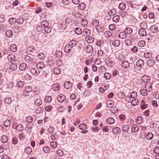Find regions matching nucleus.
I'll use <instances>...</instances> for the list:
<instances>
[{"label": "nucleus", "mask_w": 159, "mask_h": 159, "mask_svg": "<svg viewBox=\"0 0 159 159\" xmlns=\"http://www.w3.org/2000/svg\"><path fill=\"white\" fill-rule=\"evenodd\" d=\"M112 33L109 31H106L104 33V36L107 38H108L112 35Z\"/></svg>", "instance_id": "ea45409f"}, {"label": "nucleus", "mask_w": 159, "mask_h": 159, "mask_svg": "<svg viewBox=\"0 0 159 159\" xmlns=\"http://www.w3.org/2000/svg\"><path fill=\"white\" fill-rule=\"evenodd\" d=\"M144 63V60H138L136 62V65L138 66L141 67L143 66Z\"/></svg>", "instance_id": "79ce46f5"}, {"label": "nucleus", "mask_w": 159, "mask_h": 159, "mask_svg": "<svg viewBox=\"0 0 159 159\" xmlns=\"http://www.w3.org/2000/svg\"><path fill=\"white\" fill-rule=\"evenodd\" d=\"M139 34L141 36H143L146 35L147 33L145 29H140L139 30Z\"/></svg>", "instance_id": "ddd939ff"}, {"label": "nucleus", "mask_w": 159, "mask_h": 159, "mask_svg": "<svg viewBox=\"0 0 159 159\" xmlns=\"http://www.w3.org/2000/svg\"><path fill=\"white\" fill-rule=\"evenodd\" d=\"M107 123L109 124L112 125L115 122V120L112 117H109L106 120Z\"/></svg>", "instance_id": "4be33fe9"}, {"label": "nucleus", "mask_w": 159, "mask_h": 159, "mask_svg": "<svg viewBox=\"0 0 159 159\" xmlns=\"http://www.w3.org/2000/svg\"><path fill=\"white\" fill-rule=\"evenodd\" d=\"M140 26L141 29H145L147 27V24L144 22H142L140 24Z\"/></svg>", "instance_id": "4d7b16f0"}, {"label": "nucleus", "mask_w": 159, "mask_h": 159, "mask_svg": "<svg viewBox=\"0 0 159 159\" xmlns=\"http://www.w3.org/2000/svg\"><path fill=\"white\" fill-rule=\"evenodd\" d=\"M24 85V84L23 82L21 81H19L17 83V86L20 88L22 87Z\"/></svg>", "instance_id": "338daca9"}, {"label": "nucleus", "mask_w": 159, "mask_h": 159, "mask_svg": "<svg viewBox=\"0 0 159 159\" xmlns=\"http://www.w3.org/2000/svg\"><path fill=\"white\" fill-rule=\"evenodd\" d=\"M118 37L121 39H124L126 37V33L124 32H121L119 34Z\"/></svg>", "instance_id": "2f4dec72"}, {"label": "nucleus", "mask_w": 159, "mask_h": 159, "mask_svg": "<svg viewBox=\"0 0 159 159\" xmlns=\"http://www.w3.org/2000/svg\"><path fill=\"white\" fill-rule=\"evenodd\" d=\"M150 30L152 32L156 33L158 31V27L155 25H153L150 27Z\"/></svg>", "instance_id": "9b49d317"}, {"label": "nucleus", "mask_w": 159, "mask_h": 159, "mask_svg": "<svg viewBox=\"0 0 159 159\" xmlns=\"http://www.w3.org/2000/svg\"><path fill=\"white\" fill-rule=\"evenodd\" d=\"M78 8L81 10H84L86 8L85 4L83 2L80 3L78 5Z\"/></svg>", "instance_id": "5701e85b"}, {"label": "nucleus", "mask_w": 159, "mask_h": 159, "mask_svg": "<svg viewBox=\"0 0 159 159\" xmlns=\"http://www.w3.org/2000/svg\"><path fill=\"white\" fill-rule=\"evenodd\" d=\"M11 124V121L9 120H6L4 121L3 125L6 127H7L10 125Z\"/></svg>", "instance_id": "864d4df0"}, {"label": "nucleus", "mask_w": 159, "mask_h": 159, "mask_svg": "<svg viewBox=\"0 0 159 159\" xmlns=\"http://www.w3.org/2000/svg\"><path fill=\"white\" fill-rule=\"evenodd\" d=\"M130 128L129 125H125L122 126L121 129L122 131L125 132H128Z\"/></svg>", "instance_id": "f8f14e48"}, {"label": "nucleus", "mask_w": 159, "mask_h": 159, "mask_svg": "<svg viewBox=\"0 0 159 159\" xmlns=\"http://www.w3.org/2000/svg\"><path fill=\"white\" fill-rule=\"evenodd\" d=\"M112 45L115 47H118L120 44V41L118 40H116L113 41Z\"/></svg>", "instance_id": "c756f323"}, {"label": "nucleus", "mask_w": 159, "mask_h": 159, "mask_svg": "<svg viewBox=\"0 0 159 159\" xmlns=\"http://www.w3.org/2000/svg\"><path fill=\"white\" fill-rule=\"evenodd\" d=\"M25 120L28 123H31L33 121V118L31 116H29L26 118Z\"/></svg>", "instance_id": "052dcab7"}, {"label": "nucleus", "mask_w": 159, "mask_h": 159, "mask_svg": "<svg viewBox=\"0 0 159 159\" xmlns=\"http://www.w3.org/2000/svg\"><path fill=\"white\" fill-rule=\"evenodd\" d=\"M145 88L147 92H150L152 89V85L150 83H147L145 85Z\"/></svg>", "instance_id": "6e6552de"}, {"label": "nucleus", "mask_w": 159, "mask_h": 159, "mask_svg": "<svg viewBox=\"0 0 159 159\" xmlns=\"http://www.w3.org/2000/svg\"><path fill=\"white\" fill-rule=\"evenodd\" d=\"M113 20L115 22H117L120 19V17L119 16L116 15L113 17L112 18Z\"/></svg>", "instance_id": "5fc2aeb1"}, {"label": "nucleus", "mask_w": 159, "mask_h": 159, "mask_svg": "<svg viewBox=\"0 0 159 159\" xmlns=\"http://www.w3.org/2000/svg\"><path fill=\"white\" fill-rule=\"evenodd\" d=\"M139 92L141 95L143 96H146L148 94L147 91L146 89H141Z\"/></svg>", "instance_id": "473e14b6"}, {"label": "nucleus", "mask_w": 159, "mask_h": 159, "mask_svg": "<svg viewBox=\"0 0 159 159\" xmlns=\"http://www.w3.org/2000/svg\"><path fill=\"white\" fill-rule=\"evenodd\" d=\"M72 85V83L70 81H66L64 84V87L66 89H70Z\"/></svg>", "instance_id": "dca6fc26"}, {"label": "nucleus", "mask_w": 159, "mask_h": 159, "mask_svg": "<svg viewBox=\"0 0 159 159\" xmlns=\"http://www.w3.org/2000/svg\"><path fill=\"white\" fill-rule=\"evenodd\" d=\"M25 90L26 93H29L32 91V88L31 86H27L25 87Z\"/></svg>", "instance_id": "13d9d810"}, {"label": "nucleus", "mask_w": 159, "mask_h": 159, "mask_svg": "<svg viewBox=\"0 0 159 159\" xmlns=\"http://www.w3.org/2000/svg\"><path fill=\"white\" fill-rule=\"evenodd\" d=\"M143 121V118L141 116H138L136 118V122L138 124H141Z\"/></svg>", "instance_id": "72a5a7b5"}, {"label": "nucleus", "mask_w": 159, "mask_h": 159, "mask_svg": "<svg viewBox=\"0 0 159 159\" xmlns=\"http://www.w3.org/2000/svg\"><path fill=\"white\" fill-rule=\"evenodd\" d=\"M147 106V104H145V101L144 100H142L141 101V107L142 109H143L146 108Z\"/></svg>", "instance_id": "a18cd8bd"}, {"label": "nucleus", "mask_w": 159, "mask_h": 159, "mask_svg": "<svg viewBox=\"0 0 159 159\" xmlns=\"http://www.w3.org/2000/svg\"><path fill=\"white\" fill-rule=\"evenodd\" d=\"M91 33V30L90 29L86 28L84 30L82 33V34L83 36L86 37L90 35Z\"/></svg>", "instance_id": "39448f33"}, {"label": "nucleus", "mask_w": 159, "mask_h": 159, "mask_svg": "<svg viewBox=\"0 0 159 159\" xmlns=\"http://www.w3.org/2000/svg\"><path fill=\"white\" fill-rule=\"evenodd\" d=\"M121 66L124 68H128L129 66V64L127 61H123L121 64Z\"/></svg>", "instance_id": "2eb2a0df"}, {"label": "nucleus", "mask_w": 159, "mask_h": 159, "mask_svg": "<svg viewBox=\"0 0 159 159\" xmlns=\"http://www.w3.org/2000/svg\"><path fill=\"white\" fill-rule=\"evenodd\" d=\"M113 133L114 134H118L120 131V128L117 127L114 128L112 130Z\"/></svg>", "instance_id": "a211bd4d"}, {"label": "nucleus", "mask_w": 159, "mask_h": 159, "mask_svg": "<svg viewBox=\"0 0 159 159\" xmlns=\"http://www.w3.org/2000/svg\"><path fill=\"white\" fill-rule=\"evenodd\" d=\"M10 50L13 52H15L17 50V47L14 44L11 45L10 47Z\"/></svg>", "instance_id": "bb28decb"}, {"label": "nucleus", "mask_w": 159, "mask_h": 159, "mask_svg": "<svg viewBox=\"0 0 159 159\" xmlns=\"http://www.w3.org/2000/svg\"><path fill=\"white\" fill-rule=\"evenodd\" d=\"M106 70V69L104 66H100L98 69V71L100 73H103Z\"/></svg>", "instance_id": "69168bd1"}, {"label": "nucleus", "mask_w": 159, "mask_h": 159, "mask_svg": "<svg viewBox=\"0 0 159 159\" xmlns=\"http://www.w3.org/2000/svg\"><path fill=\"white\" fill-rule=\"evenodd\" d=\"M53 72L55 75H58L60 73L61 70L59 68L57 67L53 69Z\"/></svg>", "instance_id": "a878e982"}, {"label": "nucleus", "mask_w": 159, "mask_h": 159, "mask_svg": "<svg viewBox=\"0 0 159 159\" xmlns=\"http://www.w3.org/2000/svg\"><path fill=\"white\" fill-rule=\"evenodd\" d=\"M27 67V64L23 62L20 64L19 66V69L21 70H25Z\"/></svg>", "instance_id": "6ab92c4d"}, {"label": "nucleus", "mask_w": 159, "mask_h": 159, "mask_svg": "<svg viewBox=\"0 0 159 159\" xmlns=\"http://www.w3.org/2000/svg\"><path fill=\"white\" fill-rule=\"evenodd\" d=\"M45 54L43 52L40 53L38 56V57L40 60H43L45 58Z\"/></svg>", "instance_id": "603ef678"}, {"label": "nucleus", "mask_w": 159, "mask_h": 159, "mask_svg": "<svg viewBox=\"0 0 159 159\" xmlns=\"http://www.w3.org/2000/svg\"><path fill=\"white\" fill-rule=\"evenodd\" d=\"M50 146L52 148H55L57 146V143L56 142L52 141L50 143Z\"/></svg>", "instance_id": "bf43d9fd"}, {"label": "nucleus", "mask_w": 159, "mask_h": 159, "mask_svg": "<svg viewBox=\"0 0 159 159\" xmlns=\"http://www.w3.org/2000/svg\"><path fill=\"white\" fill-rule=\"evenodd\" d=\"M85 51L88 53H91L93 52V48L92 46L88 45L85 48Z\"/></svg>", "instance_id": "423d86ee"}, {"label": "nucleus", "mask_w": 159, "mask_h": 159, "mask_svg": "<svg viewBox=\"0 0 159 159\" xmlns=\"http://www.w3.org/2000/svg\"><path fill=\"white\" fill-rule=\"evenodd\" d=\"M30 72L31 73L34 75H37L40 72L39 71L38 69V68L36 67V68H32L30 69Z\"/></svg>", "instance_id": "20e7f679"}, {"label": "nucleus", "mask_w": 159, "mask_h": 159, "mask_svg": "<svg viewBox=\"0 0 159 159\" xmlns=\"http://www.w3.org/2000/svg\"><path fill=\"white\" fill-rule=\"evenodd\" d=\"M150 77L147 75H144L141 77L142 80L144 82H148L150 80Z\"/></svg>", "instance_id": "0eeeda50"}, {"label": "nucleus", "mask_w": 159, "mask_h": 159, "mask_svg": "<svg viewBox=\"0 0 159 159\" xmlns=\"http://www.w3.org/2000/svg\"><path fill=\"white\" fill-rule=\"evenodd\" d=\"M114 102L111 100L107 101L106 102V106L109 108H111L113 106Z\"/></svg>", "instance_id": "b1692460"}, {"label": "nucleus", "mask_w": 159, "mask_h": 159, "mask_svg": "<svg viewBox=\"0 0 159 159\" xmlns=\"http://www.w3.org/2000/svg\"><path fill=\"white\" fill-rule=\"evenodd\" d=\"M45 32L47 33H49L51 31V27L50 26H48L45 27L43 28Z\"/></svg>", "instance_id": "3c124183"}, {"label": "nucleus", "mask_w": 159, "mask_h": 159, "mask_svg": "<svg viewBox=\"0 0 159 159\" xmlns=\"http://www.w3.org/2000/svg\"><path fill=\"white\" fill-rule=\"evenodd\" d=\"M118 97L120 98H123L125 96V94L122 92H119L118 93Z\"/></svg>", "instance_id": "774afa93"}, {"label": "nucleus", "mask_w": 159, "mask_h": 159, "mask_svg": "<svg viewBox=\"0 0 159 159\" xmlns=\"http://www.w3.org/2000/svg\"><path fill=\"white\" fill-rule=\"evenodd\" d=\"M111 75L108 72L105 73L104 74V78L106 80H109L111 78Z\"/></svg>", "instance_id": "49530a36"}, {"label": "nucleus", "mask_w": 159, "mask_h": 159, "mask_svg": "<svg viewBox=\"0 0 159 159\" xmlns=\"http://www.w3.org/2000/svg\"><path fill=\"white\" fill-rule=\"evenodd\" d=\"M45 64L42 62H39L36 65L37 67L38 68L41 69L44 67Z\"/></svg>", "instance_id": "f704fd0d"}, {"label": "nucleus", "mask_w": 159, "mask_h": 159, "mask_svg": "<svg viewBox=\"0 0 159 159\" xmlns=\"http://www.w3.org/2000/svg\"><path fill=\"white\" fill-rule=\"evenodd\" d=\"M11 99L10 97L6 98L4 100V102L6 104H10L11 102Z\"/></svg>", "instance_id": "8fccbe9b"}, {"label": "nucleus", "mask_w": 159, "mask_h": 159, "mask_svg": "<svg viewBox=\"0 0 159 159\" xmlns=\"http://www.w3.org/2000/svg\"><path fill=\"white\" fill-rule=\"evenodd\" d=\"M126 5L124 3H120L119 5V7L121 10H123L125 8Z\"/></svg>", "instance_id": "c03bdc74"}, {"label": "nucleus", "mask_w": 159, "mask_h": 159, "mask_svg": "<svg viewBox=\"0 0 159 159\" xmlns=\"http://www.w3.org/2000/svg\"><path fill=\"white\" fill-rule=\"evenodd\" d=\"M116 10L115 8L109 10L108 12V14L110 16L109 18L107 19V20H109L111 19V16L116 15Z\"/></svg>", "instance_id": "7ed1b4c3"}, {"label": "nucleus", "mask_w": 159, "mask_h": 159, "mask_svg": "<svg viewBox=\"0 0 159 159\" xmlns=\"http://www.w3.org/2000/svg\"><path fill=\"white\" fill-rule=\"evenodd\" d=\"M8 138L7 136L3 135L1 136V141L2 143V145L5 147V149L9 148V143L8 142Z\"/></svg>", "instance_id": "f257e3e1"}, {"label": "nucleus", "mask_w": 159, "mask_h": 159, "mask_svg": "<svg viewBox=\"0 0 159 159\" xmlns=\"http://www.w3.org/2000/svg\"><path fill=\"white\" fill-rule=\"evenodd\" d=\"M65 99V96L61 94L59 95L57 98L58 101L60 103L63 102Z\"/></svg>", "instance_id": "1a4fd4ad"}, {"label": "nucleus", "mask_w": 159, "mask_h": 159, "mask_svg": "<svg viewBox=\"0 0 159 159\" xmlns=\"http://www.w3.org/2000/svg\"><path fill=\"white\" fill-rule=\"evenodd\" d=\"M94 39L93 38L90 36H88L85 37V41L89 43H92L93 42Z\"/></svg>", "instance_id": "4468645a"}, {"label": "nucleus", "mask_w": 159, "mask_h": 159, "mask_svg": "<svg viewBox=\"0 0 159 159\" xmlns=\"http://www.w3.org/2000/svg\"><path fill=\"white\" fill-rule=\"evenodd\" d=\"M48 22L47 20H43L41 23V25L43 28L48 26Z\"/></svg>", "instance_id": "cd10ccee"}, {"label": "nucleus", "mask_w": 159, "mask_h": 159, "mask_svg": "<svg viewBox=\"0 0 159 159\" xmlns=\"http://www.w3.org/2000/svg\"><path fill=\"white\" fill-rule=\"evenodd\" d=\"M72 48L69 44H67L65 47L64 51L66 53L70 52Z\"/></svg>", "instance_id": "c85d7f7f"}, {"label": "nucleus", "mask_w": 159, "mask_h": 159, "mask_svg": "<svg viewBox=\"0 0 159 159\" xmlns=\"http://www.w3.org/2000/svg\"><path fill=\"white\" fill-rule=\"evenodd\" d=\"M144 56L147 58H150L152 57V53L147 52L144 54Z\"/></svg>", "instance_id": "6e6d98bb"}, {"label": "nucleus", "mask_w": 159, "mask_h": 159, "mask_svg": "<svg viewBox=\"0 0 159 159\" xmlns=\"http://www.w3.org/2000/svg\"><path fill=\"white\" fill-rule=\"evenodd\" d=\"M52 100V98L51 96H46L44 100L46 102L49 103Z\"/></svg>", "instance_id": "c9c22d12"}, {"label": "nucleus", "mask_w": 159, "mask_h": 159, "mask_svg": "<svg viewBox=\"0 0 159 159\" xmlns=\"http://www.w3.org/2000/svg\"><path fill=\"white\" fill-rule=\"evenodd\" d=\"M131 103L133 106H134L138 104L139 101L138 100L135 98L133 99L131 101Z\"/></svg>", "instance_id": "58836bf2"}, {"label": "nucleus", "mask_w": 159, "mask_h": 159, "mask_svg": "<svg viewBox=\"0 0 159 159\" xmlns=\"http://www.w3.org/2000/svg\"><path fill=\"white\" fill-rule=\"evenodd\" d=\"M153 137V134L151 132H148L146 134V138L147 139L150 140Z\"/></svg>", "instance_id": "7c9ffc66"}, {"label": "nucleus", "mask_w": 159, "mask_h": 159, "mask_svg": "<svg viewBox=\"0 0 159 159\" xmlns=\"http://www.w3.org/2000/svg\"><path fill=\"white\" fill-rule=\"evenodd\" d=\"M52 89L55 91H57L60 89L59 85L57 83L54 84L52 85Z\"/></svg>", "instance_id": "aec40b11"}, {"label": "nucleus", "mask_w": 159, "mask_h": 159, "mask_svg": "<svg viewBox=\"0 0 159 159\" xmlns=\"http://www.w3.org/2000/svg\"><path fill=\"white\" fill-rule=\"evenodd\" d=\"M131 129L132 131L134 132L138 131L139 130V126L137 125L136 124L133 125L132 126Z\"/></svg>", "instance_id": "412c9836"}, {"label": "nucleus", "mask_w": 159, "mask_h": 159, "mask_svg": "<svg viewBox=\"0 0 159 159\" xmlns=\"http://www.w3.org/2000/svg\"><path fill=\"white\" fill-rule=\"evenodd\" d=\"M16 22V20L14 18H11L8 20V22L10 24H13Z\"/></svg>", "instance_id": "09e8293b"}, {"label": "nucleus", "mask_w": 159, "mask_h": 159, "mask_svg": "<svg viewBox=\"0 0 159 159\" xmlns=\"http://www.w3.org/2000/svg\"><path fill=\"white\" fill-rule=\"evenodd\" d=\"M7 37L9 38H11L13 36L12 32L11 30H8L5 33Z\"/></svg>", "instance_id": "e433bc0d"}, {"label": "nucleus", "mask_w": 159, "mask_h": 159, "mask_svg": "<svg viewBox=\"0 0 159 159\" xmlns=\"http://www.w3.org/2000/svg\"><path fill=\"white\" fill-rule=\"evenodd\" d=\"M92 24L94 26L98 27L99 25V21L97 20H93L92 21Z\"/></svg>", "instance_id": "de8ad7c7"}, {"label": "nucleus", "mask_w": 159, "mask_h": 159, "mask_svg": "<svg viewBox=\"0 0 159 159\" xmlns=\"http://www.w3.org/2000/svg\"><path fill=\"white\" fill-rule=\"evenodd\" d=\"M32 148L29 147H27L25 148V152L28 154H30L32 152Z\"/></svg>", "instance_id": "37998d69"}, {"label": "nucleus", "mask_w": 159, "mask_h": 159, "mask_svg": "<svg viewBox=\"0 0 159 159\" xmlns=\"http://www.w3.org/2000/svg\"><path fill=\"white\" fill-rule=\"evenodd\" d=\"M146 43L144 40H141L139 41L138 43V45L139 47H143L145 45Z\"/></svg>", "instance_id": "e2e57ef3"}, {"label": "nucleus", "mask_w": 159, "mask_h": 159, "mask_svg": "<svg viewBox=\"0 0 159 159\" xmlns=\"http://www.w3.org/2000/svg\"><path fill=\"white\" fill-rule=\"evenodd\" d=\"M55 130V128L52 126H50L47 129V131L49 133H52Z\"/></svg>", "instance_id": "680f3d73"}, {"label": "nucleus", "mask_w": 159, "mask_h": 159, "mask_svg": "<svg viewBox=\"0 0 159 159\" xmlns=\"http://www.w3.org/2000/svg\"><path fill=\"white\" fill-rule=\"evenodd\" d=\"M12 128L16 129L17 131L19 132L21 131L24 129V126L21 124L16 125V124H14L12 125Z\"/></svg>", "instance_id": "f03ea898"}, {"label": "nucleus", "mask_w": 159, "mask_h": 159, "mask_svg": "<svg viewBox=\"0 0 159 159\" xmlns=\"http://www.w3.org/2000/svg\"><path fill=\"white\" fill-rule=\"evenodd\" d=\"M34 103L36 106H40L42 103V101L40 98H38L35 100Z\"/></svg>", "instance_id": "f3484780"}, {"label": "nucleus", "mask_w": 159, "mask_h": 159, "mask_svg": "<svg viewBox=\"0 0 159 159\" xmlns=\"http://www.w3.org/2000/svg\"><path fill=\"white\" fill-rule=\"evenodd\" d=\"M137 93L135 92H132L130 94V98L133 99L137 97Z\"/></svg>", "instance_id": "a19ab883"}, {"label": "nucleus", "mask_w": 159, "mask_h": 159, "mask_svg": "<svg viewBox=\"0 0 159 159\" xmlns=\"http://www.w3.org/2000/svg\"><path fill=\"white\" fill-rule=\"evenodd\" d=\"M75 34L77 35L80 34L82 33L81 29L79 27H77L75 28Z\"/></svg>", "instance_id": "4c0bfd02"}, {"label": "nucleus", "mask_w": 159, "mask_h": 159, "mask_svg": "<svg viewBox=\"0 0 159 159\" xmlns=\"http://www.w3.org/2000/svg\"><path fill=\"white\" fill-rule=\"evenodd\" d=\"M15 60H11V64L10 66V68L12 70H15L16 69L17 66L16 64L13 62Z\"/></svg>", "instance_id": "9d476101"}, {"label": "nucleus", "mask_w": 159, "mask_h": 159, "mask_svg": "<svg viewBox=\"0 0 159 159\" xmlns=\"http://www.w3.org/2000/svg\"><path fill=\"white\" fill-rule=\"evenodd\" d=\"M77 43L76 41L75 40L73 39L70 41L68 44L72 48L73 47H74L76 44Z\"/></svg>", "instance_id": "393cba45"}, {"label": "nucleus", "mask_w": 159, "mask_h": 159, "mask_svg": "<svg viewBox=\"0 0 159 159\" xmlns=\"http://www.w3.org/2000/svg\"><path fill=\"white\" fill-rule=\"evenodd\" d=\"M155 60H147V64L148 65L152 66H153L155 63Z\"/></svg>", "instance_id": "0e129e2a"}]
</instances>
